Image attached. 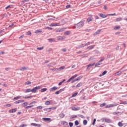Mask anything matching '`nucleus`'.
<instances>
[{
    "mask_svg": "<svg viewBox=\"0 0 127 127\" xmlns=\"http://www.w3.org/2000/svg\"><path fill=\"white\" fill-rule=\"evenodd\" d=\"M40 89H41V86H37L33 88L32 89H27L25 91V93H29V92H32V93H35L37 90H40Z\"/></svg>",
    "mask_w": 127,
    "mask_h": 127,
    "instance_id": "nucleus-1",
    "label": "nucleus"
},
{
    "mask_svg": "<svg viewBox=\"0 0 127 127\" xmlns=\"http://www.w3.org/2000/svg\"><path fill=\"white\" fill-rule=\"evenodd\" d=\"M76 26L78 28H79V27H83V26H84V22H83V21L79 22V23L76 24Z\"/></svg>",
    "mask_w": 127,
    "mask_h": 127,
    "instance_id": "nucleus-2",
    "label": "nucleus"
},
{
    "mask_svg": "<svg viewBox=\"0 0 127 127\" xmlns=\"http://www.w3.org/2000/svg\"><path fill=\"white\" fill-rule=\"evenodd\" d=\"M90 17L87 18V20L88 22H90V21H92L94 20V17H93V15H90Z\"/></svg>",
    "mask_w": 127,
    "mask_h": 127,
    "instance_id": "nucleus-3",
    "label": "nucleus"
},
{
    "mask_svg": "<svg viewBox=\"0 0 127 127\" xmlns=\"http://www.w3.org/2000/svg\"><path fill=\"white\" fill-rule=\"evenodd\" d=\"M59 117L61 119H64V118L65 117V114L64 113H61V114H60L59 115Z\"/></svg>",
    "mask_w": 127,
    "mask_h": 127,
    "instance_id": "nucleus-4",
    "label": "nucleus"
},
{
    "mask_svg": "<svg viewBox=\"0 0 127 127\" xmlns=\"http://www.w3.org/2000/svg\"><path fill=\"white\" fill-rule=\"evenodd\" d=\"M99 16H100V17H102V18H106V17H107L108 16L107 15H105L103 13H100L99 14Z\"/></svg>",
    "mask_w": 127,
    "mask_h": 127,
    "instance_id": "nucleus-5",
    "label": "nucleus"
},
{
    "mask_svg": "<svg viewBox=\"0 0 127 127\" xmlns=\"http://www.w3.org/2000/svg\"><path fill=\"white\" fill-rule=\"evenodd\" d=\"M24 101L23 100H19L15 101L14 104H20V103H23Z\"/></svg>",
    "mask_w": 127,
    "mask_h": 127,
    "instance_id": "nucleus-6",
    "label": "nucleus"
},
{
    "mask_svg": "<svg viewBox=\"0 0 127 127\" xmlns=\"http://www.w3.org/2000/svg\"><path fill=\"white\" fill-rule=\"evenodd\" d=\"M105 123H108V124H111L112 123V120L109 119H106L105 120Z\"/></svg>",
    "mask_w": 127,
    "mask_h": 127,
    "instance_id": "nucleus-7",
    "label": "nucleus"
},
{
    "mask_svg": "<svg viewBox=\"0 0 127 127\" xmlns=\"http://www.w3.org/2000/svg\"><path fill=\"white\" fill-rule=\"evenodd\" d=\"M57 89H58V88L56 87V86H54V87H52L50 89V92L52 91H55L56 90H57Z\"/></svg>",
    "mask_w": 127,
    "mask_h": 127,
    "instance_id": "nucleus-8",
    "label": "nucleus"
},
{
    "mask_svg": "<svg viewBox=\"0 0 127 127\" xmlns=\"http://www.w3.org/2000/svg\"><path fill=\"white\" fill-rule=\"evenodd\" d=\"M62 125H63V126H67L68 125V123L67 122H65V121H62Z\"/></svg>",
    "mask_w": 127,
    "mask_h": 127,
    "instance_id": "nucleus-9",
    "label": "nucleus"
},
{
    "mask_svg": "<svg viewBox=\"0 0 127 127\" xmlns=\"http://www.w3.org/2000/svg\"><path fill=\"white\" fill-rule=\"evenodd\" d=\"M60 25V24L59 23H52L51 25V26H59Z\"/></svg>",
    "mask_w": 127,
    "mask_h": 127,
    "instance_id": "nucleus-10",
    "label": "nucleus"
},
{
    "mask_svg": "<svg viewBox=\"0 0 127 127\" xmlns=\"http://www.w3.org/2000/svg\"><path fill=\"white\" fill-rule=\"evenodd\" d=\"M65 30V29H60L59 30H57L56 31V32H63V31H64Z\"/></svg>",
    "mask_w": 127,
    "mask_h": 127,
    "instance_id": "nucleus-11",
    "label": "nucleus"
},
{
    "mask_svg": "<svg viewBox=\"0 0 127 127\" xmlns=\"http://www.w3.org/2000/svg\"><path fill=\"white\" fill-rule=\"evenodd\" d=\"M72 110L73 111H79V110H80V107H77V108H76V107H73L72 108Z\"/></svg>",
    "mask_w": 127,
    "mask_h": 127,
    "instance_id": "nucleus-12",
    "label": "nucleus"
},
{
    "mask_svg": "<svg viewBox=\"0 0 127 127\" xmlns=\"http://www.w3.org/2000/svg\"><path fill=\"white\" fill-rule=\"evenodd\" d=\"M102 31V30H99L97 31L96 32H95L93 35H98V34H100V33Z\"/></svg>",
    "mask_w": 127,
    "mask_h": 127,
    "instance_id": "nucleus-13",
    "label": "nucleus"
},
{
    "mask_svg": "<svg viewBox=\"0 0 127 127\" xmlns=\"http://www.w3.org/2000/svg\"><path fill=\"white\" fill-rule=\"evenodd\" d=\"M106 74H107V70H105L102 73V74H100L99 75V77H102V76H104V75H106Z\"/></svg>",
    "mask_w": 127,
    "mask_h": 127,
    "instance_id": "nucleus-14",
    "label": "nucleus"
},
{
    "mask_svg": "<svg viewBox=\"0 0 127 127\" xmlns=\"http://www.w3.org/2000/svg\"><path fill=\"white\" fill-rule=\"evenodd\" d=\"M48 41L50 42H55L56 41L55 39H49Z\"/></svg>",
    "mask_w": 127,
    "mask_h": 127,
    "instance_id": "nucleus-15",
    "label": "nucleus"
},
{
    "mask_svg": "<svg viewBox=\"0 0 127 127\" xmlns=\"http://www.w3.org/2000/svg\"><path fill=\"white\" fill-rule=\"evenodd\" d=\"M94 47H95V45L89 46L87 48V49H89V50H91V49H93V48H94Z\"/></svg>",
    "mask_w": 127,
    "mask_h": 127,
    "instance_id": "nucleus-16",
    "label": "nucleus"
},
{
    "mask_svg": "<svg viewBox=\"0 0 127 127\" xmlns=\"http://www.w3.org/2000/svg\"><path fill=\"white\" fill-rule=\"evenodd\" d=\"M82 78H83V76H80L75 79V81H80V79H82Z\"/></svg>",
    "mask_w": 127,
    "mask_h": 127,
    "instance_id": "nucleus-17",
    "label": "nucleus"
},
{
    "mask_svg": "<svg viewBox=\"0 0 127 127\" xmlns=\"http://www.w3.org/2000/svg\"><path fill=\"white\" fill-rule=\"evenodd\" d=\"M57 70H60V71H61V70H64V69H65V66H61V67L59 68H57Z\"/></svg>",
    "mask_w": 127,
    "mask_h": 127,
    "instance_id": "nucleus-18",
    "label": "nucleus"
},
{
    "mask_svg": "<svg viewBox=\"0 0 127 127\" xmlns=\"http://www.w3.org/2000/svg\"><path fill=\"white\" fill-rule=\"evenodd\" d=\"M43 119L46 122H50V121H51V119L50 118H43Z\"/></svg>",
    "mask_w": 127,
    "mask_h": 127,
    "instance_id": "nucleus-19",
    "label": "nucleus"
},
{
    "mask_svg": "<svg viewBox=\"0 0 127 127\" xmlns=\"http://www.w3.org/2000/svg\"><path fill=\"white\" fill-rule=\"evenodd\" d=\"M114 107V104H110L105 107V108H113Z\"/></svg>",
    "mask_w": 127,
    "mask_h": 127,
    "instance_id": "nucleus-20",
    "label": "nucleus"
},
{
    "mask_svg": "<svg viewBox=\"0 0 127 127\" xmlns=\"http://www.w3.org/2000/svg\"><path fill=\"white\" fill-rule=\"evenodd\" d=\"M9 112L10 113H15V112H16V109H12V110H9Z\"/></svg>",
    "mask_w": 127,
    "mask_h": 127,
    "instance_id": "nucleus-21",
    "label": "nucleus"
},
{
    "mask_svg": "<svg viewBox=\"0 0 127 127\" xmlns=\"http://www.w3.org/2000/svg\"><path fill=\"white\" fill-rule=\"evenodd\" d=\"M27 105H28V102H24V103L22 104V106H23V107H26V106H27Z\"/></svg>",
    "mask_w": 127,
    "mask_h": 127,
    "instance_id": "nucleus-22",
    "label": "nucleus"
},
{
    "mask_svg": "<svg viewBox=\"0 0 127 127\" xmlns=\"http://www.w3.org/2000/svg\"><path fill=\"white\" fill-rule=\"evenodd\" d=\"M46 91H47V88H43L41 90V92L42 93H43V92H46Z\"/></svg>",
    "mask_w": 127,
    "mask_h": 127,
    "instance_id": "nucleus-23",
    "label": "nucleus"
},
{
    "mask_svg": "<svg viewBox=\"0 0 127 127\" xmlns=\"http://www.w3.org/2000/svg\"><path fill=\"white\" fill-rule=\"evenodd\" d=\"M82 85H83V83H78L77 85H76V88H79L80 87H81V86H82Z\"/></svg>",
    "mask_w": 127,
    "mask_h": 127,
    "instance_id": "nucleus-24",
    "label": "nucleus"
},
{
    "mask_svg": "<svg viewBox=\"0 0 127 127\" xmlns=\"http://www.w3.org/2000/svg\"><path fill=\"white\" fill-rule=\"evenodd\" d=\"M45 105H46V106H49V105H50V101H47L45 103Z\"/></svg>",
    "mask_w": 127,
    "mask_h": 127,
    "instance_id": "nucleus-25",
    "label": "nucleus"
},
{
    "mask_svg": "<svg viewBox=\"0 0 127 127\" xmlns=\"http://www.w3.org/2000/svg\"><path fill=\"white\" fill-rule=\"evenodd\" d=\"M70 33H71V32L69 31H67L64 32V35H69V34H70Z\"/></svg>",
    "mask_w": 127,
    "mask_h": 127,
    "instance_id": "nucleus-26",
    "label": "nucleus"
},
{
    "mask_svg": "<svg viewBox=\"0 0 127 127\" xmlns=\"http://www.w3.org/2000/svg\"><path fill=\"white\" fill-rule=\"evenodd\" d=\"M19 70L20 71H23V70H26V67L25 66H23L22 67H21Z\"/></svg>",
    "mask_w": 127,
    "mask_h": 127,
    "instance_id": "nucleus-27",
    "label": "nucleus"
},
{
    "mask_svg": "<svg viewBox=\"0 0 127 127\" xmlns=\"http://www.w3.org/2000/svg\"><path fill=\"white\" fill-rule=\"evenodd\" d=\"M120 28H121V26H120L114 27V29L115 30H118V29H120Z\"/></svg>",
    "mask_w": 127,
    "mask_h": 127,
    "instance_id": "nucleus-28",
    "label": "nucleus"
},
{
    "mask_svg": "<svg viewBox=\"0 0 127 127\" xmlns=\"http://www.w3.org/2000/svg\"><path fill=\"white\" fill-rule=\"evenodd\" d=\"M123 20V18L122 17L117 18L116 19V21H121Z\"/></svg>",
    "mask_w": 127,
    "mask_h": 127,
    "instance_id": "nucleus-29",
    "label": "nucleus"
},
{
    "mask_svg": "<svg viewBox=\"0 0 127 127\" xmlns=\"http://www.w3.org/2000/svg\"><path fill=\"white\" fill-rule=\"evenodd\" d=\"M85 46H86L85 44H81L80 46H79L78 47L79 48H82V47H85Z\"/></svg>",
    "mask_w": 127,
    "mask_h": 127,
    "instance_id": "nucleus-30",
    "label": "nucleus"
},
{
    "mask_svg": "<svg viewBox=\"0 0 127 127\" xmlns=\"http://www.w3.org/2000/svg\"><path fill=\"white\" fill-rule=\"evenodd\" d=\"M77 95H78V92H76L74 94L72 95V98H74V97H76V96H77Z\"/></svg>",
    "mask_w": 127,
    "mask_h": 127,
    "instance_id": "nucleus-31",
    "label": "nucleus"
},
{
    "mask_svg": "<svg viewBox=\"0 0 127 127\" xmlns=\"http://www.w3.org/2000/svg\"><path fill=\"white\" fill-rule=\"evenodd\" d=\"M87 124H88V121H87V120H84L83 121V125H84V126L87 125Z\"/></svg>",
    "mask_w": 127,
    "mask_h": 127,
    "instance_id": "nucleus-32",
    "label": "nucleus"
},
{
    "mask_svg": "<svg viewBox=\"0 0 127 127\" xmlns=\"http://www.w3.org/2000/svg\"><path fill=\"white\" fill-rule=\"evenodd\" d=\"M81 58H84V57H88V54H84L81 56Z\"/></svg>",
    "mask_w": 127,
    "mask_h": 127,
    "instance_id": "nucleus-33",
    "label": "nucleus"
},
{
    "mask_svg": "<svg viewBox=\"0 0 127 127\" xmlns=\"http://www.w3.org/2000/svg\"><path fill=\"white\" fill-rule=\"evenodd\" d=\"M23 98H24V99H29L32 98V96L23 97Z\"/></svg>",
    "mask_w": 127,
    "mask_h": 127,
    "instance_id": "nucleus-34",
    "label": "nucleus"
},
{
    "mask_svg": "<svg viewBox=\"0 0 127 127\" xmlns=\"http://www.w3.org/2000/svg\"><path fill=\"white\" fill-rule=\"evenodd\" d=\"M74 124L75 126H79V121L77 120L75 121Z\"/></svg>",
    "mask_w": 127,
    "mask_h": 127,
    "instance_id": "nucleus-35",
    "label": "nucleus"
},
{
    "mask_svg": "<svg viewBox=\"0 0 127 127\" xmlns=\"http://www.w3.org/2000/svg\"><path fill=\"white\" fill-rule=\"evenodd\" d=\"M95 63L93 64H90L88 65H87V67H91V66H94V65H95Z\"/></svg>",
    "mask_w": 127,
    "mask_h": 127,
    "instance_id": "nucleus-36",
    "label": "nucleus"
},
{
    "mask_svg": "<svg viewBox=\"0 0 127 127\" xmlns=\"http://www.w3.org/2000/svg\"><path fill=\"white\" fill-rule=\"evenodd\" d=\"M101 64H102V63H100L99 62H98L95 64V67H97V66L101 65Z\"/></svg>",
    "mask_w": 127,
    "mask_h": 127,
    "instance_id": "nucleus-37",
    "label": "nucleus"
},
{
    "mask_svg": "<svg viewBox=\"0 0 127 127\" xmlns=\"http://www.w3.org/2000/svg\"><path fill=\"white\" fill-rule=\"evenodd\" d=\"M60 91H61V89H60V90H59V91H56V92L55 93V94L56 95H59V94H60Z\"/></svg>",
    "mask_w": 127,
    "mask_h": 127,
    "instance_id": "nucleus-38",
    "label": "nucleus"
},
{
    "mask_svg": "<svg viewBox=\"0 0 127 127\" xmlns=\"http://www.w3.org/2000/svg\"><path fill=\"white\" fill-rule=\"evenodd\" d=\"M121 73H122V71H119L118 72H117L115 73V76H118V75H119V74H121Z\"/></svg>",
    "mask_w": 127,
    "mask_h": 127,
    "instance_id": "nucleus-39",
    "label": "nucleus"
},
{
    "mask_svg": "<svg viewBox=\"0 0 127 127\" xmlns=\"http://www.w3.org/2000/svg\"><path fill=\"white\" fill-rule=\"evenodd\" d=\"M65 81V79H64L62 82H60L59 83V86H61V85H62V84H63V82Z\"/></svg>",
    "mask_w": 127,
    "mask_h": 127,
    "instance_id": "nucleus-40",
    "label": "nucleus"
},
{
    "mask_svg": "<svg viewBox=\"0 0 127 127\" xmlns=\"http://www.w3.org/2000/svg\"><path fill=\"white\" fill-rule=\"evenodd\" d=\"M27 127V124H22L20 126V127Z\"/></svg>",
    "mask_w": 127,
    "mask_h": 127,
    "instance_id": "nucleus-41",
    "label": "nucleus"
},
{
    "mask_svg": "<svg viewBox=\"0 0 127 127\" xmlns=\"http://www.w3.org/2000/svg\"><path fill=\"white\" fill-rule=\"evenodd\" d=\"M118 126L119 127H123V123H122V122H119Z\"/></svg>",
    "mask_w": 127,
    "mask_h": 127,
    "instance_id": "nucleus-42",
    "label": "nucleus"
},
{
    "mask_svg": "<svg viewBox=\"0 0 127 127\" xmlns=\"http://www.w3.org/2000/svg\"><path fill=\"white\" fill-rule=\"evenodd\" d=\"M20 98H21V96H17L14 98V100H18V99H20Z\"/></svg>",
    "mask_w": 127,
    "mask_h": 127,
    "instance_id": "nucleus-43",
    "label": "nucleus"
},
{
    "mask_svg": "<svg viewBox=\"0 0 127 127\" xmlns=\"http://www.w3.org/2000/svg\"><path fill=\"white\" fill-rule=\"evenodd\" d=\"M32 107H33V105L28 106L25 107V109H30V108H32Z\"/></svg>",
    "mask_w": 127,
    "mask_h": 127,
    "instance_id": "nucleus-44",
    "label": "nucleus"
},
{
    "mask_svg": "<svg viewBox=\"0 0 127 127\" xmlns=\"http://www.w3.org/2000/svg\"><path fill=\"white\" fill-rule=\"evenodd\" d=\"M120 113L119 112H115L113 113V115H114L115 116L118 115Z\"/></svg>",
    "mask_w": 127,
    "mask_h": 127,
    "instance_id": "nucleus-45",
    "label": "nucleus"
},
{
    "mask_svg": "<svg viewBox=\"0 0 127 127\" xmlns=\"http://www.w3.org/2000/svg\"><path fill=\"white\" fill-rule=\"evenodd\" d=\"M68 124H69V126L70 127H73V123H72V122H69V123H68Z\"/></svg>",
    "mask_w": 127,
    "mask_h": 127,
    "instance_id": "nucleus-46",
    "label": "nucleus"
},
{
    "mask_svg": "<svg viewBox=\"0 0 127 127\" xmlns=\"http://www.w3.org/2000/svg\"><path fill=\"white\" fill-rule=\"evenodd\" d=\"M43 48H44V47H38V48H37V49L38 50H42L43 49Z\"/></svg>",
    "mask_w": 127,
    "mask_h": 127,
    "instance_id": "nucleus-47",
    "label": "nucleus"
},
{
    "mask_svg": "<svg viewBox=\"0 0 127 127\" xmlns=\"http://www.w3.org/2000/svg\"><path fill=\"white\" fill-rule=\"evenodd\" d=\"M78 77V74H75L71 77L72 79H75V78Z\"/></svg>",
    "mask_w": 127,
    "mask_h": 127,
    "instance_id": "nucleus-48",
    "label": "nucleus"
},
{
    "mask_svg": "<svg viewBox=\"0 0 127 127\" xmlns=\"http://www.w3.org/2000/svg\"><path fill=\"white\" fill-rule=\"evenodd\" d=\"M57 39L58 40H62V39H64V38L63 37H59Z\"/></svg>",
    "mask_w": 127,
    "mask_h": 127,
    "instance_id": "nucleus-49",
    "label": "nucleus"
},
{
    "mask_svg": "<svg viewBox=\"0 0 127 127\" xmlns=\"http://www.w3.org/2000/svg\"><path fill=\"white\" fill-rule=\"evenodd\" d=\"M31 126H33V127H37V124L35 123H32L31 124Z\"/></svg>",
    "mask_w": 127,
    "mask_h": 127,
    "instance_id": "nucleus-50",
    "label": "nucleus"
},
{
    "mask_svg": "<svg viewBox=\"0 0 127 127\" xmlns=\"http://www.w3.org/2000/svg\"><path fill=\"white\" fill-rule=\"evenodd\" d=\"M56 107H50L49 108V110H55Z\"/></svg>",
    "mask_w": 127,
    "mask_h": 127,
    "instance_id": "nucleus-51",
    "label": "nucleus"
},
{
    "mask_svg": "<svg viewBox=\"0 0 127 127\" xmlns=\"http://www.w3.org/2000/svg\"><path fill=\"white\" fill-rule=\"evenodd\" d=\"M46 29H49V30H52L53 28L51 27H46Z\"/></svg>",
    "mask_w": 127,
    "mask_h": 127,
    "instance_id": "nucleus-52",
    "label": "nucleus"
},
{
    "mask_svg": "<svg viewBox=\"0 0 127 127\" xmlns=\"http://www.w3.org/2000/svg\"><path fill=\"white\" fill-rule=\"evenodd\" d=\"M104 106H106V103H102L100 105V107H104Z\"/></svg>",
    "mask_w": 127,
    "mask_h": 127,
    "instance_id": "nucleus-53",
    "label": "nucleus"
},
{
    "mask_svg": "<svg viewBox=\"0 0 127 127\" xmlns=\"http://www.w3.org/2000/svg\"><path fill=\"white\" fill-rule=\"evenodd\" d=\"M42 106H38L37 108L39 110H42Z\"/></svg>",
    "mask_w": 127,
    "mask_h": 127,
    "instance_id": "nucleus-54",
    "label": "nucleus"
},
{
    "mask_svg": "<svg viewBox=\"0 0 127 127\" xmlns=\"http://www.w3.org/2000/svg\"><path fill=\"white\" fill-rule=\"evenodd\" d=\"M50 70L52 71H57V68H50Z\"/></svg>",
    "mask_w": 127,
    "mask_h": 127,
    "instance_id": "nucleus-55",
    "label": "nucleus"
},
{
    "mask_svg": "<svg viewBox=\"0 0 127 127\" xmlns=\"http://www.w3.org/2000/svg\"><path fill=\"white\" fill-rule=\"evenodd\" d=\"M26 85H30V84H31V82L27 81V82H26Z\"/></svg>",
    "mask_w": 127,
    "mask_h": 127,
    "instance_id": "nucleus-56",
    "label": "nucleus"
},
{
    "mask_svg": "<svg viewBox=\"0 0 127 127\" xmlns=\"http://www.w3.org/2000/svg\"><path fill=\"white\" fill-rule=\"evenodd\" d=\"M78 116H79L80 118H81L82 119H85V117L83 116L82 115H78Z\"/></svg>",
    "mask_w": 127,
    "mask_h": 127,
    "instance_id": "nucleus-57",
    "label": "nucleus"
},
{
    "mask_svg": "<svg viewBox=\"0 0 127 127\" xmlns=\"http://www.w3.org/2000/svg\"><path fill=\"white\" fill-rule=\"evenodd\" d=\"M93 17H95V19H99V17L98 16H93Z\"/></svg>",
    "mask_w": 127,
    "mask_h": 127,
    "instance_id": "nucleus-58",
    "label": "nucleus"
},
{
    "mask_svg": "<svg viewBox=\"0 0 127 127\" xmlns=\"http://www.w3.org/2000/svg\"><path fill=\"white\" fill-rule=\"evenodd\" d=\"M72 77H70L67 81V83H69L71 81V80H72Z\"/></svg>",
    "mask_w": 127,
    "mask_h": 127,
    "instance_id": "nucleus-59",
    "label": "nucleus"
},
{
    "mask_svg": "<svg viewBox=\"0 0 127 127\" xmlns=\"http://www.w3.org/2000/svg\"><path fill=\"white\" fill-rule=\"evenodd\" d=\"M62 50L63 52H66V51H67V49H66V48L63 49Z\"/></svg>",
    "mask_w": 127,
    "mask_h": 127,
    "instance_id": "nucleus-60",
    "label": "nucleus"
},
{
    "mask_svg": "<svg viewBox=\"0 0 127 127\" xmlns=\"http://www.w3.org/2000/svg\"><path fill=\"white\" fill-rule=\"evenodd\" d=\"M107 15V16H109V15H116V13H113V14H108Z\"/></svg>",
    "mask_w": 127,
    "mask_h": 127,
    "instance_id": "nucleus-61",
    "label": "nucleus"
},
{
    "mask_svg": "<svg viewBox=\"0 0 127 127\" xmlns=\"http://www.w3.org/2000/svg\"><path fill=\"white\" fill-rule=\"evenodd\" d=\"M121 104H123L124 105H127V101H124V102L121 103Z\"/></svg>",
    "mask_w": 127,
    "mask_h": 127,
    "instance_id": "nucleus-62",
    "label": "nucleus"
},
{
    "mask_svg": "<svg viewBox=\"0 0 127 127\" xmlns=\"http://www.w3.org/2000/svg\"><path fill=\"white\" fill-rule=\"evenodd\" d=\"M26 34L27 35H30V34H31V32H30V31L26 33Z\"/></svg>",
    "mask_w": 127,
    "mask_h": 127,
    "instance_id": "nucleus-63",
    "label": "nucleus"
},
{
    "mask_svg": "<svg viewBox=\"0 0 127 127\" xmlns=\"http://www.w3.org/2000/svg\"><path fill=\"white\" fill-rule=\"evenodd\" d=\"M70 7H71L70 5H67L66 6V8H70Z\"/></svg>",
    "mask_w": 127,
    "mask_h": 127,
    "instance_id": "nucleus-64",
    "label": "nucleus"
}]
</instances>
